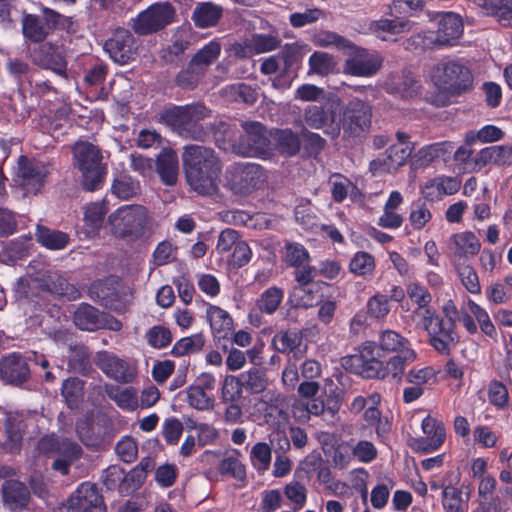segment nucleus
<instances>
[{"label":"nucleus","instance_id":"27","mask_svg":"<svg viewBox=\"0 0 512 512\" xmlns=\"http://www.w3.org/2000/svg\"><path fill=\"white\" fill-rule=\"evenodd\" d=\"M455 149L450 141H441L425 145L412 156V166L415 169L429 166L436 160L447 161Z\"/></svg>","mask_w":512,"mask_h":512},{"label":"nucleus","instance_id":"19","mask_svg":"<svg viewBox=\"0 0 512 512\" xmlns=\"http://www.w3.org/2000/svg\"><path fill=\"white\" fill-rule=\"evenodd\" d=\"M104 49L111 59L121 65L134 60L137 54V44L133 35L126 29H117L105 44Z\"/></svg>","mask_w":512,"mask_h":512},{"label":"nucleus","instance_id":"7","mask_svg":"<svg viewBox=\"0 0 512 512\" xmlns=\"http://www.w3.org/2000/svg\"><path fill=\"white\" fill-rule=\"evenodd\" d=\"M267 180L265 170L256 163H234L225 172L226 186L237 195H248Z\"/></svg>","mask_w":512,"mask_h":512},{"label":"nucleus","instance_id":"32","mask_svg":"<svg viewBox=\"0 0 512 512\" xmlns=\"http://www.w3.org/2000/svg\"><path fill=\"white\" fill-rule=\"evenodd\" d=\"M450 248L460 258L474 257L481 250V242L473 232L463 231L450 236Z\"/></svg>","mask_w":512,"mask_h":512},{"label":"nucleus","instance_id":"39","mask_svg":"<svg viewBox=\"0 0 512 512\" xmlns=\"http://www.w3.org/2000/svg\"><path fill=\"white\" fill-rule=\"evenodd\" d=\"M379 349V358L382 353H401L405 349H413L410 341L394 330L382 331L376 343Z\"/></svg>","mask_w":512,"mask_h":512},{"label":"nucleus","instance_id":"31","mask_svg":"<svg viewBox=\"0 0 512 512\" xmlns=\"http://www.w3.org/2000/svg\"><path fill=\"white\" fill-rule=\"evenodd\" d=\"M273 344L279 352L291 355L295 360L300 359L306 352L303 335L297 330L278 332L273 337Z\"/></svg>","mask_w":512,"mask_h":512},{"label":"nucleus","instance_id":"35","mask_svg":"<svg viewBox=\"0 0 512 512\" xmlns=\"http://www.w3.org/2000/svg\"><path fill=\"white\" fill-rule=\"evenodd\" d=\"M222 16L223 7L213 2L198 3L192 12L195 26L201 29L216 26Z\"/></svg>","mask_w":512,"mask_h":512},{"label":"nucleus","instance_id":"28","mask_svg":"<svg viewBox=\"0 0 512 512\" xmlns=\"http://www.w3.org/2000/svg\"><path fill=\"white\" fill-rule=\"evenodd\" d=\"M0 375L9 383L19 384L28 379L30 369L21 355L10 354L0 362Z\"/></svg>","mask_w":512,"mask_h":512},{"label":"nucleus","instance_id":"36","mask_svg":"<svg viewBox=\"0 0 512 512\" xmlns=\"http://www.w3.org/2000/svg\"><path fill=\"white\" fill-rule=\"evenodd\" d=\"M325 286L326 283L294 286L290 293V299L298 307H313L322 301Z\"/></svg>","mask_w":512,"mask_h":512},{"label":"nucleus","instance_id":"42","mask_svg":"<svg viewBox=\"0 0 512 512\" xmlns=\"http://www.w3.org/2000/svg\"><path fill=\"white\" fill-rule=\"evenodd\" d=\"M101 314L93 306L82 303L74 312L73 320L75 325L85 331H95L99 329Z\"/></svg>","mask_w":512,"mask_h":512},{"label":"nucleus","instance_id":"47","mask_svg":"<svg viewBox=\"0 0 512 512\" xmlns=\"http://www.w3.org/2000/svg\"><path fill=\"white\" fill-rule=\"evenodd\" d=\"M37 242L51 250H60L66 247L69 237L61 231L51 230L38 226L35 234Z\"/></svg>","mask_w":512,"mask_h":512},{"label":"nucleus","instance_id":"62","mask_svg":"<svg viewBox=\"0 0 512 512\" xmlns=\"http://www.w3.org/2000/svg\"><path fill=\"white\" fill-rule=\"evenodd\" d=\"M251 462L253 466L259 471H266L269 469L272 451L270 446L265 442L256 443L250 453Z\"/></svg>","mask_w":512,"mask_h":512},{"label":"nucleus","instance_id":"49","mask_svg":"<svg viewBox=\"0 0 512 512\" xmlns=\"http://www.w3.org/2000/svg\"><path fill=\"white\" fill-rule=\"evenodd\" d=\"M282 260L290 267L300 268L309 263L310 255L302 244L286 242L282 252Z\"/></svg>","mask_w":512,"mask_h":512},{"label":"nucleus","instance_id":"51","mask_svg":"<svg viewBox=\"0 0 512 512\" xmlns=\"http://www.w3.org/2000/svg\"><path fill=\"white\" fill-rule=\"evenodd\" d=\"M308 74H317L326 76L330 74L336 66L334 57L327 52L315 51L308 60Z\"/></svg>","mask_w":512,"mask_h":512},{"label":"nucleus","instance_id":"61","mask_svg":"<svg viewBox=\"0 0 512 512\" xmlns=\"http://www.w3.org/2000/svg\"><path fill=\"white\" fill-rule=\"evenodd\" d=\"M436 370L431 366L414 367L405 374L406 382L423 388L424 385L436 381Z\"/></svg>","mask_w":512,"mask_h":512},{"label":"nucleus","instance_id":"54","mask_svg":"<svg viewBox=\"0 0 512 512\" xmlns=\"http://www.w3.org/2000/svg\"><path fill=\"white\" fill-rule=\"evenodd\" d=\"M349 269L353 274L364 278L372 276L375 270L374 257L368 252L359 251L351 258Z\"/></svg>","mask_w":512,"mask_h":512},{"label":"nucleus","instance_id":"6","mask_svg":"<svg viewBox=\"0 0 512 512\" xmlns=\"http://www.w3.org/2000/svg\"><path fill=\"white\" fill-rule=\"evenodd\" d=\"M430 78L441 91L457 94L465 91L472 82L469 69L459 61H442L434 65Z\"/></svg>","mask_w":512,"mask_h":512},{"label":"nucleus","instance_id":"14","mask_svg":"<svg viewBox=\"0 0 512 512\" xmlns=\"http://www.w3.org/2000/svg\"><path fill=\"white\" fill-rule=\"evenodd\" d=\"M62 512H106L102 496L92 483H82L61 507Z\"/></svg>","mask_w":512,"mask_h":512},{"label":"nucleus","instance_id":"38","mask_svg":"<svg viewBox=\"0 0 512 512\" xmlns=\"http://www.w3.org/2000/svg\"><path fill=\"white\" fill-rule=\"evenodd\" d=\"M483 11L501 25H512V0H474Z\"/></svg>","mask_w":512,"mask_h":512},{"label":"nucleus","instance_id":"34","mask_svg":"<svg viewBox=\"0 0 512 512\" xmlns=\"http://www.w3.org/2000/svg\"><path fill=\"white\" fill-rule=\"evenodd\" d=\"M107 396L123 411L134 412L139 409V395L134 387L106 385Z\"/></svg>","mask_w":512,"mask_h":512},{"label":"nucleus","instance_id":"60","mask_svg":"<svg viewBox=\"0 0 512 512\" xmlns=\"http://www.w3.org/2000/svg\"><path fill=\"white\" fill-rule=\"evenodd\" d=\"M243 393L240 376L226 375L222 382L221 399L223 402H238Z\"/></svg>","mask_w":512,"mask_h":512},{"label":"nucleus","instance_id":"58","mask_svg":"<svg viewBox=\"0 0 512 512\" xmlns=\"http://www.w3.org/2000/svg\"><path fill=\"white\" fill-rule=\"evenodd\" d=\"M309 49L307 45L299 43L286 44L284 48L277 54L284 64V69L288 70L293 65L302 61V58Z\"/></svg>","mask_w":512,"mask_h":512},{"label":"nucleus","instance_id":"41","mask_svg":"<svg viewBox=\"0 0 512 512\" xmlns=\"http://www.w3.org/2000/svg\"><path fill=\"white\" fill-rule=\"evenodd\" d=\"M111 192L120 200H129L141 193V186L139 181L128 174L122 173L114 178Z\"/></svg>","mask_w":512,"mask_h":512},{"label":"nucleus","instance_id":"11","mask_svg":"<svg viewBox=\"0 0 512 512\" xmlns=\"http://www.w3.org/2000/svg\"><path fill=\"white\" fill-rule=\"evenodd\" d=\"M244 134L234 144V150L244 157L267 159L272 155L267 131L259 122L244 123Z\"/></svg>","mask_w":512,"mask_h":512},{"label":"nucleus","instance_id":"48","mask_svg":"<svg viewBox=\"0 0 512 512\" xmlns=\"http://www.w3.org/2000/svg\"><path fill=\"white\" fill-rule=\"evenodd\" d=\"M311 41L316 47L321 48L333 47L342 51L353 48V44L349 40L343 38L335 32L327 30H321L314 33L311 37Z\"/></svg>","mask_w":512,"mask_h":512},{"label":"nucleus","instance_id":"10","mask_svg":"<svg viewBox=\"0 0 512 512\" xmlns=\"http://www.w3.org/2000/svg\"><path fill=\"white\" fill-rule=\"evenodd\" d=\"M175 8L169 2L150 5L132 19L131 27L138 35H149L164 29L174 22Z\"/></svg>","mask_w":512,"mask_h":512},{"label":"nucleus","instance_id":"55","mask_svg":"<svg viewBox=\"0 0 512 512\" xmlns=\"http://www.w3.org/2000/svg\"><path fill=\"white\" fill-rule=\"evenodd\" d=\"M439 314L432 307H416L409 315L410 321L416 329H422L425 332L431 330L432 325L439 319Z\"/></svg>","mask_w":512,"mask_h":512},{"label":"nucleus","instance_id":"57","mask_svg":"<svg viewBox=\"0 0 512 512\" xmlns=\"http://www.w3.org/2000/svg\"><path fill=\"white\" fill-rule=\"evenodd\" d=\"M432 212L425 202H415L409 213V223L414 230H422L432 219Z\"/></svg>","mask_w":512,"mask_h":512},{"label":"nucleus","instance_id":"30","mask_svg":"<svg viewBox=\"0 0 512 512\" xmlns=\"http://www.w3.org/2000/svg\"><path fill=\"white\" fill-rule=\"evenodd\" d=\"M36 60L42 67L52 70L59 76L66 77L67 62L60 47L54 46L51 43L42 44Z\"/></svg>","mask_w":512,"mask_h":512},{"label":"nucleus","instance_id":"37","mask_svg":"<svg viewBox=\"0 0 512 512\" xmlns=\"http://www.w3.org/2000/svg\"><path fill=\"white\" fill-rule=\"evenodd\" d=\"M412 23L400 19H379L370 24V30L384 41L391 40L390 36L411 31Z\"/></svg>","mask_w":512,"mask_h":512},{"label":"nucleus","instance_id":"22","mask_svg":"<svg viewBox=\"0 0 512 512\" xmlns=\"http://www.w3.org/2000/svg\"><path fill=\"white\" fill-rule=\"evenodd\" d=\"M414 146L391 145L383 154L371 161L370 169L374 174L394 172L411 157Z\"/></svg>","mask_w":512,"mask_h":512},{"label":"nucleus","instance_id":"40","mask_svg":"<svg viewBox=\"0 0 512 512\" xmlns=\"http://www.w3.org/2000/svg\"><path fill=\"white\" fill-rule=\"evenodd\" d=\"M477 163L482 165L495 164L497 166L512 165V146L497 145L482 149L477 156Z\"/></svg>","mask_w":512,"mask_h":512},{"label":"nucleus","instance_id":"46","mask_svg":"<svg viewBox=\"0 0 512 512\" xmlns=\"http://www.w3.org/2000/svg\"><path fill=\"white\" fill-rule=\"evenodd\" d=\"M248 38V47L255 55L269 53L281 47V39L274 33H254Z\"/></svg>","mask_w":512,"mask_h":512},{"label":"nucleus","instance_id":"59","mask_svg":"<svg viewBox=\"0 0 512 512\" xmlns=\"http://www.w3.org/2000/svg\"><path fill=\"white\" fill-rule=\"evenodd\" d=\"M204 343L205 341L202 334L183 337L174 344L172 354L175 356H184L186 354L198 352L203 348Z\"/></svg>","mask_w":512,"mask_h":512},{"label":"nucleus","instance_id":"53","mask_svg":"<svg viewBox=\"0 0 512 512\" xmlns=\"http://www.w3.org/2000/svg\"><path fill=\"white\" fill-rule=\"evenodd\" d=\"M442 506L445 512H466L467 502L462 498V491L452 485L442 490Z\"/></svg>","mask_w":512,"mask_h":512},{"label":"nucleus","instance_id":"23","mask_svg":"<svg viewBox=\"0 0 512 512\" xmlns=\"http://www.w3.org/2000/svg\"><path fill=\"white\" fill-rule=\"evenodd\" d=\"M426 333L429 336L431 346L442 354H448L452 346L458 342V334L452 321L439 319L432 325Z\"/></svg>","mask_w":512,"mask_h":512},{"label":"nucleus","instance_id":"4","mask_svg":"<svg viewBox=\"0 0 512 512\" xmlns=\"http://www.w3.org/2000/svg\"><path fill=\"white\" fill-rule=\"evenodd\" d=\"M148 223V212L142 205H123L108 217L110 231L119 238L141 237Z\"/></svg>","mask_w":512,"mask_h":512},{"label":"nucleus","instance_id":"18","mask_svg":"<svg viewBox=\"0 0 512 512\" xmlns=\"http://www.w3.org/2000/svg\"><path fill=\"white\" fill-rule=\"evenodd\" d=\"M421 428L425 436L413 439L411 447L421 453L439 449L446 439L444 423L428 415L422 420Z\"/></svg>","mask_w":512,"mask_h":512},{"label":"nucleus","instance_id":"16","mask_svg":"<svg viewBox=\"0 0 512 512\" xmlns=\"http://www.w3.org/2000/svg\"><path fill=\"white\" fill-rule=\"evenodd\" d=\"M101 479L108 490H117L122 495L132 493L142 484V475L139 469L125 473L118 465H111L105 469Z\"/></svg>","mask_w":512,"mask_h":512},{"label":"nucleus","instance_id":"64","mask_svg":"<svg viewBox=\"0 0 512 512\" xmlns=\"http://www.w3.org/2000/svg\"><path fill=\"white\" fill-rule=\"evenodd\" d=\"M61 393L69 407H76L83 395V381L78 378L65 380Z\"/></svg>","mask_w":512,"mask_h":512},{"label":"nucleus","instance_id":"21","mask_svg":"<svg viewBox=\"0 0 512 512\" xmlns=\"http://www.w3.org/2000/svg\"><path fill=\"white\" fill-rule=\"evenodd\" d=\"M346 52L350 57L345 61L344 72L352 76L369 77L374 75L381 67L382 61L377 55L369 54L364 49L353 45Z\"/></svg>","mask_w":512,"mask_h":512},{"label":"nucleus","instance_id":"15","mask_svg":"<svg viewBox=\"0 0 512 512\" xmlns=\"http://www.w3.org/2000/svg\"><path fill=\"white\" fill-rule=\"evenodd\" d=\"M49 173L48 164L21 156L18 160L16 181L27 193L36 194L40 191Z\"/></svg>","mask_w":512,"mask_h":512},{"label":"nucleus","instance_id":"3","mask_svg":"<svg viewBox=\"0 0 512 512\" xmlns=\"http://www.w3.org/2000/svg\"><path fill=\"white\" fill-rule=\"evenodd\" d=\"M208 115L209 111L202 104H193L171 108L163 114V119L181 137L203 140L207 128L200 121Z\"/></svg>","mask_w":512,"mask_h":512},{"label":"nucleus","instance_id":"50","mask_svg":"<svg viewBox=\"0 0 512 512\" xmlns=\"http://www.w3.org/2000/svg\"><path fill=\"white\" fill-rule=\"evenodd\" d=\"M22 31L26 39L33 42H42L49 34L47 27L41 19L33 14H25L22 18Z\"/></svg>","mask_w":512,"mask_h":512},{"label":"nucleus","instance_id":"8","mask_svg":"<svg viewBox=\"0 0 512 512\" xmlns=\"http://www.w3.org/2000/svg\"><path fill=\"white\" fill-rule=\"evenodd\" d=\"M440 19L436 32L428 31L411 38L413 43L422 42L425 48H437L455 45L463 34V23L459 15L453 12L438 14Z\"/></svg>","mask_w":512,"mask_h":512},{"label":"nucleus","instance_id":"1","mask_svg":"<svg viewBox=\"0 0 512 512\" xmlns=\"http://www.w3.org/2000/svg\"><path fill=\"white\" fill-rule=\"evenodd\" d=\"M414 349H405L390 357L386 362L379 358V349L376 342L366 341L359 350L362 373L367 378L384 379L391 376L393 379H401L405 368L417 359Z\"/></svg>","mask_w":512,"mask_h":512},{"label":"nucleus","instance_id":"33","mask_svg":"<svg viewBox=\"0 0 512 512\" xmlns=\"http://www.w3.org/2000/svg\"><path fill=\"white\" fill-rule=\"evenodd\" d=\"M156 169L165 185H175L179 174L177 153L171 149H164L157 158Z\"/></svg>","mask_w":512,"mask_h":512},{"label":"nucleus","instance_id":"9","mask_svg":"<svg viewBox=\"0 0 512 512\" xmlns=\"http://www.w3.org/2000/svg\"><path fill=\"white\" fill-rule=\"evenodd\" d=\"M37 447L41 453L55 458L52 469L62 475H67L71 464L82 455V449L77 443L66 438L60 439L55 435L41 438Z\"/></svg>","mask_w":512,"mask_h":512},{"label":"nucleus","instance_id":"2","mask_svg":"<svg viewBox=\"0 0 512 512\" xmlns=\"http://www.w3.org/2000/svg\"><path fill=\"white\" fill-rule=\"evenodd\" d=\"M72 154L74 167L82 175V186L91 192L100 189L107 174L100 148L88 141H78L72 147Z\"/></svg>","mask_w":512,"mask_h":512},{"label":"nucleus","instance_id":"20","mask_svg":"<svg viewBox=\"0 0 512 512\" xmlns=\"http://www.w3.org/2000/svg\"><path fill=\"white\" fill-rule=\"evenodd\" d=\"M95 364L107 377L119 383H130L136 376L133 365L107 351L97 354Z\"/></svg>","mask_w":512,"mask_h":512},{"label":"nucleus","instance_id":"12","mask_svg":"<svg viewBox=\"0 0 512 512\" xmlns=\"http://www.w3.org/2000/svg\"><path fill=\"white\" fill-rule=\"evenodd\" d=\"M221 45L211 41L204 45L191 59L186 70L177 76V83L184 88L194 87L208 67L219 57Z\"/></svg>","mask_w":512,"mask_h":512},{"label":"nucleus","instance_id":"13","mask_svg":"<svg viewBox=\"0 0 512 512\" xmlns=\"http://www.w3.org/2000/svg\"><path fill=\"white\" fill-rule=\"evenodd\" d=\"M303 120L311 129L322 130L332 139L339 137L337 102L328 107L311 105L304 110Z\"/></svg>","mask_w":512,"mask_h":512},{"label":"nucleus","instance_id":"43","mask_svg":"<svg viewBox=\"0 0 512 512\" xmlns=\"http://www.w3.org/2000/svg\"><path fill=\"white\" fill-rule=\"evenodd\" d=\"M29 492L24 484L9 480L3 485L4 502L11 509L24 507L28 502Z\"/></svg>","mask_w":512,"mask_h":512},{"label":"nucleus","instance_id":"52","mask_svg":"<svg viewBox=\"0 0 512 512\" xmlns=\"http://www.w3.org/2000/svg\"><path fill=\"white\" fill-rule=\"evenodd\" d=\"M284 292L281 288L272 286L265 290L257 299L256 305L260 312L273 314L283 300Z\"/></svg>","mask_w":512,"mask_h":512},{"label":"nucleus","instance_id":"5","mask_svg":"<svg viewBox=\"0 0 512 512\" xmlns=\"http://www.w3.org/2000/svg\"><path fill=\"white\" fill-rule=\"evenodd\" d=\"M339 136L354 138L364 134L371 125L372 108L364 100L351 99L347 104L337 102Z\"/></svg>","mask_w":512,"mask_h":512},{"label":"nucleus","instance_id":"45","mask_svg":"<svg viewBox=\"0 0 512 512\" xmlns=\"http://www.w3.org/2000/svg\"><path fill=\"white\" fill-rule=\"evenodd\" d=\"M273 141L279 153L284 156H294L300 150L301 143L298 135L289 129L276 131Z\"/></svg>","mask_w":512,"mask_h":512},{"label":"nucleus","instance_id":"24","mask_svg":"<svg viewBox=\"0 0 512 512\" xmlns=\"http://www.w3.org/2000/svg\"><path fill=\"white\" fill-rule=\"evenodd\" d=\"M34 278L53 294L66 297L69 300H76L80 297V291L55 270L46 268L34 275Z\"/></svg>","mask_w":512,"mask_h":512},{"label":"nucleus","instance_id":"44","mask_svg":"<svg viewBox=\"0 0 512 512\" xmlns=\"http://www.w3.org/2000/svg\"><path fill=\"white\" fill-rule=\"evenodd\" d=\"M243 390L251 394H260L266 391L269 381L266 373L258 368H251L239 374Z\"/></svg>","mask_w":512,"mask_h":512},{"label":"nucleus","instance_id":"25","mask_svg":"<svg viewBox=\"0 0 512 512\" xmlns=\"http://www.w3.org/2000/svg\"><path fill=\"white\" fill-rule=\"evenodd\" d=\"M205 317L210 325L214 339H228L234 330V323L230 313L220 306L205 303Z\"/></svg>","mask_w":512,"mask_h":512},{"label":"nucleus","instance_id":"17","mask_svg":"<svg viewBox=\"0 0 512 512\" xmlns=\"http://www.w3.org/2000/svg\"><path fill=\"white\" fill-rule=\"evenodd\" d=\"M182 162L184 171L221 170V162L215 151L201 145H187L183 148Z\"/></svg>","mask_w":512,"mask_h":512},{"label":"nucleus","instance_id":"29","mask_svg":"<svg viewBox=\"0 0 512 512\" xmlns=\"http://www.w3.org/2000/svg\"><path fill=\"white\" fill-rule=\"evenodd\" d=\"M385 89L396 97L410 99L418 94L419 85L411 72L403 71L390 76L385 83Z\"/></svg>","mask_w":512,"mask_h":512},{"label":"nucleus","instance_id":"56","mask_svg":"<svg viewBox=\"0 0 512 512\" xmlns=\"http://www.w3.org/2000/svg\"><path fill=\"white\" fill-rule=\"evenodd\" d=\"M187 402L194 409L209 411L214 408V396L191 385L187 391Z\"/></svg>","mask_w":512,"mask_h":512},{"label":"nucleus","instance_id":"26","mask_svg":"<svg viewBox=\"0 0 512 512\" xmlns=\"http://www.w3.org/2000/svg\"><path fill=\"white\" fill-rule=\"evenodd\" d=\"M221 170L185 171V178L190 189L201 196H214L219 191Z\"/></svg>","mask_w":512,"mask_h":512},{"label":"nucleus","instance_id":"63","mask_svg":"<svg viewBox=\"0 0 512 512\" xmlns=\"http://www.w3.org/2000/svg\"><path fill=\"white\" fill-rule=\"evenodd\" d=\"M107 213V207L104 201L87 204L84 208V220L93 230L99 229Z\"/></svg>","mask_w":512,"mask_h":512}]
</instances>
